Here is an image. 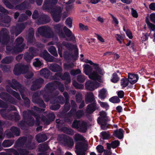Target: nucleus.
<instances>
[{
    "mask_svg": "<svg viewBox=\"0 0 155 155\" xmlns=\"http://www.w3.org/2000/svg\"><path fill=\"white\" fill-rule=\"evenodd\" d=\"M71 108V106L69 101H66L64 106L63 111L64 112H67Z\"/></svg>",
    "mask_w": 155,
    "mask_h": 155,
    "instance_id": "bf43d9fd",
    "label": "nucleus"
},
{
    "mask_svg": "<svg viewBox=\"0 0 155 155\" xmlns=\"http://www.w3.org/2000/svg\"><path fill=\"white\" fill-rule=\"evenodd\" d=\"M51 103L52 104L58 103L62 104L65 103V101L64 97L62 96L59 95L55 98V99L51 100Z\"/></svg>",
    "mask_w": 155,
    "mask_h": 155,
    "instance_id": "393cba45",
    "label": "nucleus"
},
{
    "mask_svg": "<svg viewBox=\"0 0 155 155\" xmlns=\"http://www.w3.org/2000/svg\"><path fill=\"white\" fill-rule=\"evenodd\" d=\"M8 84L13 89L17 91L18 90L19 91L22 98L24 101L25 105L28 107H30V100L27 97L25 96L24 94L25 91V87L15 79H12V82L8 80Z\"/></svg>",
    "mask_w": 155,
    "mask_h": 155,
    "instance_id": "7ed1b4c3",
    "label": "nucleus"
},
{
    "mask_svg": "<svg viewBox=\"0 0 155 155\" xmlns=\"http://www.w3.org/2000/svg\"><path fill=\"white\" fill-rule=\"evenodd\" d=\"M119 80V78L117 74L115 72L112 75V78L111 79V81L114 83H117Z\"/></svg>",
    "mask_w": 155,
    "mask_h": 155,
    "instance_id": "864d4df0",
    "label": "nucleus"
},
{
    "mask_svg": "<svg viewBox=\"0 0 155 155\" xmlns=\"http://www.w3.org/2000/svg\"><path fill=\"white\" fill-rule=\"evenodd\" d=\"M7 91L9 94L12 95L18 100H21L20 96L19 93L18 92L12 90L11 88H7Z\"/></svg>",
    "mask_w": 155,
    "mask_h": 155,
    "instance_id": "e433bc0d",
    "label": "nucleus"
},
{
    "mask_svg": "<svg viewBox=\"0 0 155 155\" xmlns=\"http://www.w3.org/2000/svg\"><path fill=\"white\" fill-rule=\"evenodd\" d=\"M28 6L27 2L24 1L20 4L16 6V8L20 10H24L27 8Z\"/></svg>",
    "mask_w": 155,
    "mask_h": 155,
    "instance_id": "58836bf2",
    "label": "nucleus"
},
{
    "mask_svg": "<svg viewBox=\"0 0 155 155\" xmlns=\"http://www.w3.org/2000/svg\"><path fill=\"white\" fill-rule=\"evenodd\" d=\"M97 84L96 82L88 80L85 83V88L87 90L93 91L95 88H97L96 85Z\"/></svg>",
    "mask_w": 155,
    "mask_h": 155,
    "instance_id": "a211bd4d",
    "label": "nucleus"
},
{
    "mask_svg": "<svg viewBox=\"0 0 155 155\" xmlns=\"http://www.w3.org/2000/svg\"><path fill=\"white\" fill-rule=\"evenodd\" d=\"M109 101L111 103L115 104L119 103L120 100L117 96H114L110 98L109 99Z\"/></svg>",
    "mask_w": 155,
    "mask_h": 155,
    "instance_id": "4d7b16f0",
    "label": "nucleus"
},
{
    "mask_svg": "<svg viewBox=\"0 0 155 155\" xmlns=\"http://www.w3.org/2000/svg\"><path fill=\"white\" fill-rule=\"evenodd\" d=\"M34 55L32 53L30 54L28 52L25 53L24 56V58L27 62H29L33 58Z\"/></svg>",
    "mask_w": 155,
    "mask_h": 155,
    "instance_id": "37998d69",
    "label": "nucleus"
},
{
    "mask_svg": "<svg viewBox=\"0 0 155 155\" xmlns=\"http://www.w3.org/2000/svg\"><path fill=\"white\" fill-rule=\"evenodd\" d=\"M88 76L90 79L93 80H98L101 78L100 76L95 71L91 72Z\"/></svg>",
    "mask_w": 155,
    "mask_h": 155,
    "instance_id": "72a5a7b5",
    "label": "nucleus"
},
{
    "mask_svg": "<svg viewBox=\"0 0 155 155\" xmlns=\"http://www.w3.org/2000/svg\"><path fill=\"white\" fill-rule=\"evenodd\" d=\"M23 41L24 39L22 37L17 38L15 41V43L16 44L15 46L18 48V50L20 52L23 51L26 46L25 44L23 43Z\"/></svg>",
    "mask_w": 155,
    "mask_h": 155,
    "instance_id": "ddd939ff",
    "label": "nucleus"
},
{
    "mask_svg": "<svg viewBox=\"0 0 155 155\" xmlns=\"http://www.w3.org/2000/svg\"><path fill=\"white\" fill-rule=\"evenodd\" d=\"M32 138V137L31 135L29 136L28 137V139H27V142L26 144V147L30 150L34 149L36 147L35 143H31Z\"/></svg>",
    "mask_w": 155,
    "mask_h": 155,
    "instance_id": "5701e85b",
    "label": "nucleus"
},
{
    "mask_svg": "<svg viewBox=\"0 0 155 155\" xmlns=\"http://www.w3.org/2000/svg\"><path fill=\"white\" fill-rule=\"evenodd\" d=\"M10 36L8 30L5 28L2 29L0 31V43L2 45H6V50L8 54H16L20 52L18 48L14 46L12 42H10Z\"/></svg>",
    "mask_w": 155,
    "mask_h": 155,
    "instance_id": "f257e3e1",
    "label": "nucleus"
},
{
    "mask_svg": "<svg viewBox=\"0 0 155 155\" xmlns=\"http://www.w3.org/2000/svg\"><path fill=\"white\" fill-rule=\"evenodd\" d=\"M32 115L34 117L38 116L35 114V112L32 110H25L22 113L23 119L26 120V124L29 127L33 126L35 122V119Z\"/></svg>",
    "mask_w": 155,
    "mask_h": 155,
    "instance_id": "423d86ee",
    "label": "nucleus"
},
{
    "mask_svg": "<svg viewBox=\"0 0 155 155\" xmlns=\"http://www.w3.org/2000/svg\"><path fill=\"white\" fill-rule=\"evenodd\" d=\"M92 66L96 72H97L100 74H102V71L98 64L94 63Z\"/></svg>",
    "mask_w": 155,
    "mask_h": 155,
    "instance_id": "774afa93",
    "label": "nucleus"
},
{
    "mask_svg": "<svg viewBox=\"0 0 155 155\" xmlns=\"http://www.w3.org/2000/svg\"><path fill=\"white\" fill-rule=\"evenodd\" d=\"M85 101L87 104L89 103H91L93 102H95L96 100L93 93L90 92L87 93L85 96Z\"/></svg>",
    "mask_w": 155,
    "mask_h": 155,
    "instance_id": "4be33fe9",
    "label": "nucleus"
},
{
    "mask_svg": "<svg viewBox=\"0 0 155 155\" xmlns=\"http://www.w3.org/2000/svg\"><path fill=\"white\" fill-rule=\"evenodd\" d=\"M124 130L121 128H120L118 130H116L113 134V135L119 139H121L124 137Z\"/></svg>",
    "mask_w": 155,
    "mask_h": 155,
    "instance_id": "c85d7f7f",
    "label": "nucleus"
},
{
    "mask_svg": "<svg viewBox=\"0 0 155 155\" xmlns=\"http://www.w3.org/2000/svg\"><path fill=\"white\" fill-rule=\"evenodd\" d=\"M41 91H36L32 97V101L33 103L38 104L39 106L42 108H45V104L42 99L40 97Z\"/></svg>",
    "mask_w": 155,
    "mask_h": 155,
    "instance_id": "1a4fd4ad",
    "label": "nucleus"
},
{
    "mask_svg": "<svg viewBox=\"0 0 155 155\" xmlns=\"http://www.w3.org/2000/svg\"><path fill=\"white\" fill-rule=\"evenodd\" d=\"M48 148V146L47 144L44 143L40 145L39 147V151L43 152L47 151Z\"/></svg>",
    "mask_w": 155,
    "mask_h": 155,
    "instance_id": "a18cd8bd",
    "label": "nucleus"
},
{
    "mask_svg": "<svg viewBox=\"0 0 155 155\" xmlns=\"http://www.w3.org/2000/svg\"><path fill=\"white\" fill-rule=\"evenodd\" d=\"M10 130L12 131L14 135L17 136H19L20 133V130L18 127L13 126L10 128Z\"/></svg>",
    "mask_w": 155,
    "mask_h": 155,
    "instance_id": "ea45409f",
    "label": "nucleus"
},
{
    "mask_svg": "<svg viewBox=\"0 0 155 155\" xmlns=\"http://www.w3.org/2000/svg\"><path fill=\"white\" fill-rule=\"evenodd\" d=\"M74 138L75 141L77 142L79 141H84L85 139L83 136L79 134H76Z\"/></svg>",
    "mask_w": 155,
    "mask_h": 155,
    "instance_id": "5fc2aeb1",
    "label": "nucleus"
},
{
    "mask_svg": "<svg viewBox=\"0 0 155 155\" xmlns=\"http://www.w3.org/2000/svg\"><path fill=\"white\" fill-rule=\"evenodd\" d=\"M40 74L45 78H48L51 75L50 71L46 68L42 69L40 71Z\"/></svg>",
    "mask_w": 155,
    "mask_h": 155,
    "instance_id": "c756f323",
    "label": "nucleus"
},
{
    "mask_svg": "<svg viewBox=\"0 0 155 155\" xmlns=\"http://www.w3.org/2000/svg\"><path fill=\"white\" fill-rule=\"evenodd\" d=\"M71 127L73 128L78 129L81 133H84L87 130V123L84 121L75 120L73 122Z\"/></svg>",
    "mask_w": 155,
    "mask_h": 155,
    "instance_id": "0eeeda50",
    "label": "nucleus"
},
{
    "mask_svg": "<svg viewBox=\"0 0 155 155\" xmlns=\"http://www.w3.org/2000/svg\"><path fill=\"white\" fill-rule=\"evenodd\" d=\"M58 0H45L42 8L44 10H50L53 20L55 22H59L61 19L62 9L59 6H53L55 5Z\"/></svg>",
    "mask_w": 155,
    "mask_h": 155,
    "instance_id": "f03ea898",
    "label": "nucleus"
},
{
    "mask_svg": "<svg viewBox=\"0 0 155 155\" xmlns=\"http://www.w3.org/2000/svg\"><path fill=\"white\" fill-rule=\"evenodd\" d=\"M99 115L100 116L97 118V121L109 120L107 116V114L104 111H100Z\"/></svg>",
    "mask_w": 155,
    "mask_h": 155,
    "instance_id": "7c9ffc66",
    "label": "nucleus"
},
{
    "mask_svg": "<svg viewBox=\"0 0 155 155\" xmlns=\"http://www.w3.org/2000/svg\"><path fill=\"white\" fill-rule=\"evenodd\" d=\"M78 50L77 48L74 51V54L72 53H70L67 51H65L64 52L63 56L64 58L66 60H69L72 58L74 60H76L78 57Z\"/></svg>",
    "mask_w": 155,
    "mask_h": 155,
    "instance_id": "f8f14e48",
    "label": "nucleus"
},
{
    "mask_svg": "<svg viewBox=\"0 0 155 155\" xmlns=\"http://www.w3.org/2000/svg\"><path fill=\"white\" fill-rule=\"evenodd\" d=\"M127 78L129 83L131 84H134L138 81L139 79V76L137 74L132 73H129L128 74Z\"/></svg>",
    "mask_w": 155,
    "mask_h": 155,
    "instance_id": "6ab92c4d",
    "label": "nucleus"
},
{
    "mask_svg": "<svg viewBox=\"0 0 155 155\" xmlns=\"http://www.w3.org/2000/svg\"><path fill=\"white\" fill-rule=\"evenodd\" d=\"M77 81L80 83H83L85 80V76L82 75H79L77 77Z\"/></svg>",
    "mask_w": 155,
    "mask_h": 155,
    "instance_id": "0e129e2a",
    "label": "nucleus"
},
{
    "mask_svg": "<svg viewBox=\"0 0 155 155\" xmlns=\"http://www.w3.org/2000/svg\"><path fill=\"white\" fill-rule=\"evenodd\" d=\"M106 90L104 88H102L99 92L98 96L101 99H104L106 97Z\"/></svg>",
    "mask_w": 155,
    "mask_h": 155,
    "instance_id": "8fccbe9b",
    "label": "nucleus"
},
{
    "mask_svg": "<svg viewBox=\"0 0 155 155\" xmlns=\"http://www.w3.org/2000/svg\"><path fill=\"white\" fill-rule=\"evenodd\" d=\"M6 123L5 121H2L0 120V139L2 140L4 137L3 133V128L2 126L4 125Z\"/></svg>",
    "mask_w": 155,
    "mask_h": 155,
    "instance_id": "79ce46f5",
    "label": "nucleus"
},
{
    "mask_svg": "<svg viewBox=\"0 0 155 155\" xmlns=\"http://www.w3.org/2000/svg\"><path fill=\"white\" fill-rule=\"evenodd\" d=\"M36 139L38 143H41L46 141L47 137L46 135L44 134H39L35 136Z\"/></svg>",
    "mask_w": 155,
    "mask_h": 155,
    "instance_id": "bb28decb",
    "label": "nucleus"
},
{
    "mask_svg": "<svg viewBox=\"0 0 155 155\" xmlns=\"http://www.w3.org/2000/svg\"><path fill=\"white\" fill-rule=\"evenodd\" d=\"M61 79L63 80H66L68 83H69L71 82V79L69 73L68 72H65L63 75L62 74Z\"/></svg>",
    "mask_w": 155,
    "mask_h": 155,
    "instance_id": "4c0bfd02",
    "label": "nucleus"
},
{
    "mask_svg": "<svg viewBox=\"0 0 155 155\" xmlns=\"http://www.w3.org/2000/svg\"><path fill=\"white\" fill-rule=\"evenodd\" d=\"M50 20V17L48 15L42 14L39 16L38 21L39 24H44L49 23Z\"/></svg>",
    "mask_w": 155,
    "mask_h": 155,
    "instance_id": "2eb2a0df",
    "label": "nucleus"
},
{
    "mask_svg": "<svg viewBox=\"0 0 155 155\" xmlns=\"http://www.w3.org/2000/svg\"><path fill=\"white\" fill-rule=\"evenodd\" d=\"M84 113L82 110H80L77 111L74 108H72L71 110L68 113L69 116H72L75 119H79L84 115Z\"/></svg>",
    "mask_w": 155,
    "mask_h": 155,
    "instance_id": "9d476101",
    "label": "nucleus"
},
{
    "mask_svg": "<svg viewBox=\"0 0 155 155\" xmlns=\"http://www.w3.org/2000/svg\"><path fill=\"white\" fill-rule=\"evenodd\" d=\"M54 28L56 32L58 34L60 37L64 38L66 36L69 38V41H75V37L72 31L66 26L63 28V30L65 34L63 33L62 29V25L60 24H56L54 25Z\"/></svg>",
    "mask_w": 155,
    "mask_h": 155,
    "instance_id": "20e7f679",
    "label": "nucleus"
},
{
    "mask_svg": "<svg viewBox=\"0 0 155 155\" xmlns=\"http://www.w3.org/2000/svg\"><path fill=\"white\" fill-rule=\"evenodd\" d=\"M14 140L8 139L4 140L2 143V145L4 147H9L14 143Z\"/></svg>",
    "mask_w": 155,
    "mask_h": 155,
    "instance_id": "f704fd0d",
    "label": "nucleus"
},
{
    "mask_svg": "<svg viewBox=\"0 0 155 155\" xmlns=\"http://www.w3.org/2000/svg\"><path fill=\"white\" fill-rule=\"evenodd\" d=\"M56 89L58 88L59 90L61 92H63L64 90L63 85L59 81H56Z\"/></svg>",
    "mask_w": 155,
    "mask_h": 155,
    "instance_id": "09e8293b",
    "label": "nucleus"
},
{
    "mask_svg": "<svg viewBox=\"0 0 155 155\" xmlns=\"http://www.w3.org/2000/svg\"><path fill=\"white\" fill-rule=\"evenodd\" d=\"M75 98L77 103H81L82 100V94L79 93H77L75 96Z\"/></svg>",
    "mask_w": 155,
    "mask_h": 155,
    "instance_id": "338daca9",
    "label": "nucleus"
},
{
    "mask_svg": "<svg viewBox=\"0 0 155 155\" xmlns=\"http://www.w3.org/2000/svg\"><path fill=\"white\" fill-rule=\"evenodd\" d=\"M84 143L79 142L76 143L75 146L76 150H83L84 149Z\"/></svg>",
    "mask_w": 155,
    "mask_h": 155,
    "instance_id": "3c124183",
    "label": "nucleus"
},
{
    "mask_svg": "<svg viewBox=\"0 0 155 155\" xmlns=\"http://www.w3.org/2000/svg\"><path fill=\"white\" fill-rule=\"evenodd\" d=\"M111 147L114 149L119 146L120 144V141L118 140H115L111 142Z\"/></svg>",
    "mask_w": 155,
    "mask_h": 155,
    "instance_id": "69168bd1",
    "label": "nucleus"
},
{
    "mask_svg": "<svg viewBox=\"0 0 155 155\" xmlns=\"http://www.w3.org/2000/svg\"><path fill=\"white\" fill-rule=\"evenodd\" d=\"M83 70L84 73L88 76L92 72L93 68L88 64H84L83 65Z\"/></svg>",
    "mask_w": 155,
    "mask_h": 155,
    "instance_id": "473e14b6",
    "label": "nucleus"
},
{
    "mask_svg": "<svg viewBox=\"0 0 155 155\" xmlns=\"http://www.w3.org/2000/svg\"><path fill=\"white\" fill-rule=\"evenodd\" d=\"M38 31L40 35L46 38H51L53 36V34L49 27L45 26L39 27Z\"/></svg>",
    "mask_w": 155,
    "mask_h": 155,
    "instance_id": "6e6552de",
    "label": "nucleus"
},
{
    "mask_svg": "<svg viewBox=\"0 0 155 155\" xmlns=\"http://www.w3.org/2000/svg\"><path fill=\"white\" fill-rule=\"evenodd\" d=\"M73 86L76 88L82 89L84 87V86L81 84L78 83L76 81H74L73 82Z\"/></svg>",
    "mask_w": 155,
    "mask_h": 155,
    "instance_id": "052dcab7",
    "label": "nucleus"
},
{
    "mask_svg": "<svg viewBox=\"0 0 155 155\" xmlns=\"http://www.w3.org/2000/svg\"><path fill=\"white\" fill-rule=\"evenodd\" d=\"M48 50L51 54L54 56L57 57L58 56L56 49L54 46H52L50 47L49 48Z\"/></svg>",
    "mask_w": 155,
    "mask_h": 155,
    "instance_id": "49530a36",
    "label": "nucleus"
},
{
    "mask_svg": "<svg viewBox=\"0 0 155 155\" xmlns=\"http://www.w3.org/2000/svg\"><path fill=\"white\" fill-rule=\"evenodd\" d=\"M49 69L54 72H62V69L61 67L56 64H51L49 67Z\"/></svg>",
    "mask_w": 155,
    "mask_h": 155,
    "instance_id": "b1692460",
    "label": "nucleus"
},
{
    "mask_svg": "<svg viewBox=\"0 0 155 155\" xmlns=\"http://www.w3.org/2000/svg\"><path fill=\"white\" fill-rule=\"evenodd\" d=\"M63 45L69 50L71 51L74 48V45L68 42H65L63 44Z\"/></svg>",
    "mask_w": 155,
    "mask_h": 155,
    "instance_id": "e2e57ef3",
    "label": "nucleus"
},
{
    "mask_svg": "<svg viewBox=\"0 0 155 155\" xmlns=\"http://www.w3.org/2000/svg\"><path fill=\"white\" fill-rule=\"evenodd\" d=\"M13 59V58L12 56H7L2 59L1 63L2 64H9L12 61Z\"/></svg>",
    "mask_w": 155,
    "mask_h": 155,
    "instance_id": "a19ab883",
    "label": "nucleus"
},
{
    "mask_svg": "<svg viewBox=\"0 0 155 155\" xmlns=\"http://www.w3.org/2000/svg\"><path fill=\"white\" fill-rule=\"evenodd\" d=\"M120 85L123 88L128 86L129 81L127 78H124L121 80Z\"/></svg>",
    "mask_w": 155,
    "mask_h": 155,
    "instance_id": "de8ad7c7",
    "label": "nucleus"
},
{
    "mask_svg": "<svg viewBox=\"0 0 155 155\" xmlns=\"http://www.w3.org/2000/svg\"><path fill=\"white\" fill-rule=\"evenodd\" d=\"M56 89V81L49 82L45 85L43 90L45 94L43 95V98L46 101L48 102L51 100L50 95Z\"/></svg>",
    "mask_w": 155,
    "mask_h": 155,
    "instance_id": "39448f33",
    "label": "nucleus"
},
{
    "mask_svg": "<svg viewBox=\"0 0 155 155\" xmlns=\"http://www.w3.org/2000/svg\"><path fill=\"white\" fill-rule=\"evenodd\" d=\"M27 137L25 136L22 137L19 139L16 142L14 146L15 147H16V146H22L24 145L27 142Z\"/></svg>",
    "mask_w": 155,
    "mask_h": 155,
    "instance_id": "a878e982",
    "label": "nucleus"
},
{
    "mask_svg": "<svg viewBox=\"0 0 155 155\" xmlns=\"http://www.w3.org/2000/svg\"><path fill=\"white\" fill-rule=\"evenodd\" d=\"M34 33L35 31L33 28H29L27 38V41L28 43L31 44L35 43V38Z\"/></svg>",
    "mask_w": 155,
    "mask_h": 155,
    "instance_id": "aec40b11",
    "label": "nucleus"
},
{
    "mask_svg": "<svg viewBox=\"0 0 155 155\" xmlns=\"http://www.w3.org/2000/svg\"><path fill=\"white\" fill-rule=\"evenodd\" d=\"M11 18L10 16L8 15H4L2 17L1 21L4 23L8 24L11 21Z\"/></svg>",
    "mask_w": 155,
    "mask_h": 155,
    "instance_id": "c03bdc74",
    "label": "nucleus"
},
{
    "mask_svg": "<svg viewBox=\"0 0 155 155\" xmlns=\"http://www.w3.org/2000/svg\"><path fill=\"white\" fill-rule=\"evenodd\" d=\"M50 54L47 50H45L40 54V55L46 61Z\"/></svg>",
    "mask_w": 155,
    "mask_h": 155,
    "instance_id": "680f3d73",
    "label": "nucleus"
},
{
    "mask_svg": "<svg viewBox=\"0 0 155 155\" xmlns=\"http://www.w3.org/2000/svg\"><path fill=\"white\" fill-rule=\"evenodd\" d=\"M44 81L43 79L39 78L33 81L30 89L32 91H35L40 88L44 84Z\"/></svg>",
    "mask_w": 155,
    "mask_h": 155,
    "instance_id": "9b49d317",
    "label": "nucleus"
},
{
    "mask_svg": "<svg viewBox=\"0 0 155 155\" xmlns=\"http://www.w3.org/2000/svg\"><path fill=\"white\" fill-rule=\"evenodd\" d=\"M28 16L25 14H22L19 16L18 21L19 22H22L27 20Z\"/></svg>",
    "mask_w": 155,
    "mask_h": 155,
    "instance_id": "13d9d810",
    "label": "nucleus"
},
{
    "mask_svg": "<svg viewBox=\"0 0 155 155\" xmlns=\"http://www.w3.org/2000/svg\"><path fill=\"white\" fill-rule=\"evenodd\" d=\"M26 25L24 23L18 24L14 27L15 35L16 36L20 34L25 28Z\"/></svg>",
    "mask_w": 155,
    "mask_h": 155,
    "instance_id": "f3484780",
    "label": "nucleus"
},
{
    "mask_svg": "<svg viewBox=\"0 0 155 155\" xmlns=\"http://www.w3.org/2000/svg\"><path fill=\"white\" fill-rule=\"evenodd\" d=\"M21 69L22 64H18L15 65L13 71L15 75H18L22 74Z\"/></svg>",
    "mask_w": 155,
    "mask_h": 155,
    "instance_id": "cd10ccee",
    "label": "nucleus"
},
{
    "mask_svg": "<svg viewBox=\"0 0 155 155\" xmlns=\"http://www.w3.org/2000/svg\"><path fill=\"white\" fill-rule=\"evenodd\" d=\"M0 98L5 101L10 102H13L15 100L13 97L5 92H1L0 93Z\"/></svg>",
    "mask_w": 155,
    "mask_h": 155,
    "instance_id": "dca6fc26",
    "label": "nucleus"
},
{
    "mask_svg": "<svg viewBox=\"0 0 155 155\" xmlns=\"http://www.w3.org/2000/svg\"><path fill=\"white\" fill-rule=\"evenodd\" d=\"M96 103L95 102L91 103L87 106L86 112L87 114H92L97 109Z\"/></svg>",
    "mask_w": 155,
    "mask_h": 155,
    "instance_id": "412c9836",
    "label": "nucleus"
},
{
    "mask_svg": "<svg viewBox=\"0 0 155 155\" xmlns=\"http://www.w3.org/2000/svg\"><path fill=\"white\" fill-rule=\"evenodd\" d=\"M61 129L64 133L69 135H73L74 133L73 129L66 127H62Z\"/></svg>",
    "mask_w": 155,
    "mask_h": 155,
    "instance_id": "c9c22d12",
    "label": "nucleus"
},
{
    "mask_svg": "<svg viewBox=\"0 0 155 155\" xmlns=\"http://www.w3.org/2000/svg\"><path fill=\"white\" fill-rule=\"evenodd\" d=\"M109 120H98L97 121V123L101 125V129L103 130H105L109 128V124H108L107 122Z\"/></svg>",
    "mask_w": 155,
    "mask_h": 155,
    "instance_id": "2f4dec72",
    "label": "nucleus"
},
{
    "mask_svg": "<svg viewBox=\"0 0 155 155\" xmlns=\"http://www.w3.org/2000/svg\"><path fill=\"white\" fill-rule=\"evenodd\" d=\"M35 61L33 62V65L36 68H41V66L43 64L39 58H35Z\"/></svg>",
    "mask_w": 155,
    "mask_h": 155,
    "instance_id": "6e6d98bb",
    "label": "nucleus"
},
{
    "mask_svg": "<svg viewBox=\"0 0 155 155\" xmlns=\"http://www.w3.org/2000/svg\"><path fill=\"white\" fill-rule=\"evenodd\" d=\"M103 140H108L110 138V134L108 132L102 131L101 133Z\"/></svg>",
    "mask_w": 155,
    "mask_h": 155,
    "instance_id": "603ef678",
    "label": "nucleus"
},
{
    "mask_svg": "<svg viewBox=\"0 0 155 155\" xmlns=\"http://www.w3.org/2000/svg\"><path fill=\"white\" fill-rule=\"evenodd\" d=\"M61 138L65 145L69 147H71L74 145V142L72 139L68 136L65 134H62L61 136Z\"/></svg>",
    "mask_w": 155,
    "mask_h": 155,
    "instance_id": "4468645a",
    "label": "nucleus"
}]
</instances>
